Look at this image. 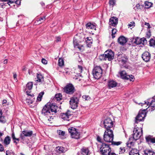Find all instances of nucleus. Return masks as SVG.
Returning <instances> with one entry per match:
<instances>
[{"label":"nucleus","mask_w":155,"mask_h":155,"mask_svg":"<svg viewBox=\"0 0 155 155\" xmlns=\"http://www.w3.org/2000/svg\"><path fill=\"white\" fill-rule=\"evenodd\" d=\"M14 153L11 150H8L6 151V155H14Z\"/></svg>","instance_id":"obj_45"},{"label":"nucleus","mask_w":155,"mask_h":155,"mask_svg":"<svg viewBox=\"0 0 155 155\" xmlns=\"http://www.w3.org/2000/svg\"><path fill=\"white\" fill-rule=\"evenodd\" d=\"M97 140L99 142V143H103L102 141V139L99 136H97Z\"/></svg>","instance_id":"obj_52"},{"label":"nucleus","mask_w":155,"mask_h":155,"mask_svg":"<svg viewBox=\"0 0 155 155\" xmlns=\"http://www.w3.org/2000/svg\"><path fill=\"white\" fill-rule=\"evenodd\" d=\"M6 122V120H5V117L3 116H2H2L0 117V122L5 123Z\"/></svg>","instance_id":"obj_46"},{"label":"nucleus","mask_w":155,"mask_h":155,"mask_svg":"<svg viewBox=\"0 0 155 155\" xmlns=\"http://www.w3.org/2000/svg\"><path fill=\"white\" fill-rule=\"evenodd\" d=\"M113 121L110 118H107L103 121V124H101V126L106 129V130H112L111 128L113 127Z\"/></svg>","instance_id":"obj_6"},{"label":"nucleus","mask_w":155,"mask_h":155,"mask_svg":"<svg viewBox=\"0 0 155 155\" xmlns=\"http://www.w3.org/2000/svg\"><path fill=\"white\" fill-rule=\"evenodd\" d=\"M68 131L72 138L77 139L80 138V133L78 132V130L76 128L71 127L68 129Z\"/></svg>","instance_id":"obj_9"},{"label":"nucleus","mask_w":155,"mask_h":155,"mask_svg":"<svg viewBox=\"0 0 155 155\" xmlns=\"http://www.w3.org/2000/svg\"><path fill=\"white\" fill-rule=\"evenodd\" d=\"M61 118L64 120H68L69 118L65 113H62L61 115Z\"/></svg>","instance_id":"obj_36"},{"label":"nucleus","mask_w":155,"mask_h":155,"mask_svg":"<svg viewBox=\"0 0 155 155\" xmlns=\"http://www.w3.org/2000/svg\"><path fill=\"white\" fill-rule=\"evenodd\" d=\"M56 150L59 153H64L66 151V149L64 147L61 146H58L56 147Z\"/></svg>","instance_id":"obj_25"},{"label":"nucleus","mask_w":155,"mask_h":155,"mask_svg":"<svg viewBox=\"0 0 155 155\" xmlns=\"http://www.w3.org/2000/svg\"><path fill=\"white\" fill-rule=\"evenodd\" d=\"M13 140V142L16 144L19 141V138H15Z\"/></svg>","instance_id":"obj_56"},{"label":"nucleus","mask_w":155,"mask_h":155,"mask_svg":"<svg viewBox=\"0 0 155 155\" xmlns=\"http://www.w3.org/2000/svg\"><path fill=\"white\" fill-rule=\"evenodd\" d=\"M62 97V95L61 94H57L55 95L54 99L55 101H59L61 99Z\"/></svg>","instance_id":"obj_31"},{"label":"nucleus","mask_w":155,"mask_h":155,"mask_svg":"<svg viewBox=\"0 0 155 155\" xmlns=\"http://www.w3.org/2000/svg\"><path fill=\"white\" fill-rule=\"evenodd\" d=\"M26 94L28 96H30L31 97H34V95L33 94H31L30 93V91H27L26 92Z\"/></svg>","instance_id":"obj_50"},{"label":"nucleus","mask_w":155,"mask_h":155,"mask_svg":"<svg viewBox=\"0 0 155 155\" xmlns=\"http://www.w3.org/2000/svg\"><path fill=\"white\" fill-rule=\"evenodd\" d=\"M150 45L151 46H155V40L153 39H150L149 41Z\"/></svg>","instance_id":"obj_41"},{"label":"nucleus","mask_w":155,"mask_h":155,"mask_svg":"<svg viewBox=\"0 0 155 155\" xmlns=\"http://www.w3.org/2000/svg\"><path fill=\"white\" fill-rule=\"evenodd\" d=\"M41 114L43 116L48 118V116L52 115L51 111L49 109V107H48V104H46L43 107L41 111Z\"/></svg>","instance_id":"obj_12"},{"label":"nucleus","mask_w":155,"mask_h":155,"mask_svg":"<svg viewBox=\"0 0 155 155\" xmlns=\"http://www.w3.org/2000/svg\"><path fill=\"white\" fill-rule=\"evenodd\" d=\"M87 46L88 48H90L93 42V39L91 37H87L85 41Z\"/></svg>","instance_id":"obj_24"},{"label":"nucleus","mask_w":155,"mask_h":155,"mask_svg":"<svg viewBox=\"0 0 155 155\" xmlns=\"http://www.w3.org/2000/svg\"><path fill=\"white\" fill-rule=\"evenodd\" d=\"M131 139L130 140L129 139V140L127 143V146L129 147H130L131 145H133L134 144V143L133 141H131L130 140H131Z\"/></svg>","instance_id":"obj_42"},{"label":"nucleus","mask_w":155,"mask_h":155,"mask_svg":"<svg viewBox=\"0 0 155 155\" xmlns=\"http://www.w3.org/2000/svg\"><path fill=\"white\" fill-rule=\"evenodd\" d=\"M134 43L136 45H144L147 43V41L145 38H140L138 37L134 39Z\"/></svg>","instance_id":"obj_17"},{"label":"nucleus","mask_w":155,"mask_h":155,"mask_svg":"<svg viewBox=\"0 0 155 155\" xmlns=\"http://www.w3.org/2000/svg\"><path fill=\"white\" fill-rule=\"evenodd\" d=\"M117 84V83L113 80H109L107 82V87L109 89L116 87Z\"/></svg>","instance_id":"obj_18"},{"label":"nucleus","mask_w":155,"mask_h":155,"mask_svg":"<svg viewBox=\"0 0 155 155\" xmlns=\"http://www.w3.org/2000/svg\"><path fill=\"white\" fill-rule=\"evenodd\" d=\"M78 69L80 70V72L81 73L83 71V67L81 66L78 65Z\"/></svg>","instance_id":"obj_58"},{"label":"nucleus","mask_w":155,"mask_h":155,"mask_svg":"<svg viewBox=\"0 0 155 155\" xmlns=\"http://www.w3.org/2000/svg\"><path fill=\"white\" fill-rule=\"evenodd\" d=\"M58 65L59 66L61 67L64 65V61L62 58H60L59 59Z\"/></svg>","instance_id":"obj_35"},{"label":"nucleus","mask_w":155,"mask_h":155,"mask_svg":"<svg viewBox=\"0 0 155 155\" xmlns=\"http://www.w3.org/2000/svg\"><path fill=\"white\" fill-rule=\"evenodd\" d=\"M65 113L67 115V116H68V118H69V116H70L71 115H72L71 111L69 110H67V112Z\"/></svg>","instance_id":"obj_48"},{"label":"nucleus","mask_w":155,"mask_h":155,"mask_svg":"<svg viewBox=\"0 0 155 155\" xmlns=\"http://www.w3.org/2000/svg\"><path fill=\"white\" fill-rule=\"evenodd\" d=\"M15 2V0H8L7 2V4L11 7H12V6H11V4L14 3Z\"/></svg>","instance_id":"obj_47"},{"label":"nucleus","mask_w":155,"mask_h":155,"mask_svg":"<svg viewBox=\"0 0 155 155\" xmlns=\"http://www.w3.org/2000/svg\"><path fill=\"white\" fill-rule=\"evenodd\" d=\"M74 87L71 84H68L63 88V92L68 94H73L75 91Z\"/></svg>","instance_id":"obj_8"},{"label":"nucleus","mask_w":155,"mask_h":155,"mask_svg":"<svg viewBox=\"0 0 155 155\" xmlns=\"http://www.w3.org/2000/svg\"><path fill=\"white\" fill-rule=\"evenodd\" d=\"M114 135L112 130H105L103 135V139L105 142L111 143L113 140Z\"/></svg>","instance_id":"obj_4"},{"label":"nucleus","mask_w":155,"mask_h":155,"mask_svg":"<svg viewBox=\"0 0 155 155\" xmlns=\"http://www.w3.org/2000/svg\"><path fill=\"white\" fill-rule=\"evenodd\" d=\"M103 70L100 66H96L94 67L92 72L94 77L97 79H100L102 76Z\"/></svg>","instance_id":"obj_5"},{"label":"nucleus","mask_w":155,"mask_h":155,"mask_svg":"<svg viewBox=\"0 0 155 155\" xmlns=\"http://www.w3.org/2000/svg\"><path fill=\"white\" fill-rule=\"evenodd\" d=\"M146 115L145 109L143 110H140L137 115L136 117L135 123L137 124L138 122L143 121Z\"/></svg>","instance_id":"obj_10"},{"label":"nucleus","mask_w":155,"mask_h":155,"mask_svg":"<svg viewBox=\"0 0 155 155\" xmlns=\"http://www.w3.org/2000/svg\"><path fill=\"white\" fill-rule=\"evenodd\" d=\"M37 81L41 82L44 81V77L40 73L37 74Z\"/></svg>","instance_id":"obj_28"},{"label":"nucleus","mask_w":155,"mask_h":155,"mask_svg":"<svg viewBox=\"0 0 155 155\" xmlns=\"http://www.w3.org/2000/svg\"><path fill=\"white\" fill-rule=\"evenodd\" d=\"M74 45L75 48H78L80 50H83L84 48L83 45H80L74 41Z\"/></svg>","instance_id":"obj_27"},{"label":"nucleus","mask_w":155,"mask_h":155,"mask_svg":"<svg viewBox=\"0 0 155 155\" xmlns=\"http://www.w3.org/2000/svg\"><path fill=\"white\" fill-rule=\"evenodd\" d=\"M45 16L40 18L38 20V21H41V20L45 21Z\"/></svg>","instance_id":"obj_60"},{"label":"nucleus","mask_w":155,"mask_h":155,"mask_svg":"<svg viewBox=\"0 0 155 155\" xmlns=\"http://www.w3.org/2000/svg\"><path fill=\"white\" fill-rule=\"evenodd\" d=\"M111 145L113 146H118L122 143L121 141H114L113 140L111 142Z\"/></svg>","instance_id":"obj_37"},{"label":"nucleus","mask_w":155,"mask_h":155,"mask_svg":"<svg viewBox=\"0 0 155 155\" xmlns=\"http://www.w3.org/2000/svg\"><path fill=\"white\" fill-rule=\"evenodd\" d=\"M150 99H152L150 103L149 101H145L144 103H140L139 104L140 105L141 104V106L145 105L146 107L149 105L148 107H149L150 106L152 107V110H153L155 109V98H153L152 99H150L148 100V101H149Z\"/></svg>","instance_id":"obj_14"},{"label":"nucleus","mask_w":155,"mask_h":155,"mask_svg":"<svg viewBox=\"0 0 155 155\" xmlns=\"http://www.w3.org/2000/svg\"><path fill=\"white\" fill-rule=\"evenodd\" d=\"M11 140L10 137L8 136L5 137L4 140L2 138H1L0 139V141L2 142V143L5 146H7L10 143Z\"/></svg>","instance_id":"obj_21"},{"label":"nucleus","mask_w":155,"mask_h":155,"mask_svg":"<svg viewBox=\"0 0 155 155\" xmlns=\"http://www.w3.org/2000/svg\"><path fill=\"white\" fill-rule=\"evenodd\" d=\"M151 36V34L150 31H148L147 32L146 34V37L148 38H149Z\"/></svg>","instance_id":"obj_53"},{"label":"nucleus","mask_w":155,"mask_h":155,"mask_svg":"<svg viewBox=\"0 0 155 155\" xmlns=\"http://www.w3.org/2000/svg\"><path fill=\"white\" fill-rule=\"evenodd\" d=\"M47 104H48V107H49V109L51 111L52 115H54L57 112V109L58 106L54 103L48 102Z\"/></svg>","instance_id":"obj_15"},{"label":"nucleus","mask_w":155,"mask_h":155,"mask_svg":"<svg viewBox=\"0 0 155 155\" xmlns=\"http://www.w3.org/2000/svg\"><path fill=\"white\" fill-rule=\"evenodd\" d=\"M15 3L17 5H20L21 3V0H17L15 1Z\"/></svg>","instance_id":"obj_64"},{"label":"nucleus","mask_w":155,"mask_h":155,"mask_svg":"<svg viewBox=\"0 0 155 155\" xmlns=\"http://www.w3.org/2000/svg\"><path fill=\"white\" fill-rule=\"evenodd\" d=\"M58 133L59 135L62 136H64L65 134V131L61 130H58Z\"/></svg>","instance_id":"obj_44"},{"label":"nucleus","mask_w":155,"mask_h":155,"mask_svg":"<svg viewBox=\"0 0 155 155\" xmlns=\"http://www.w3.org/2000/svg\"><path fill=\"white\" fill-rule=\"evenodd\" d=\"M117 60L119 61H121L122 63L125 64L127 62L128 58L127 56L122 53H118L116 54Z\"/></svg>","instance_id":"obj_13"},{"label":"nucleus","mask_w":155,"mask_h":155,"mask_svg":"<svg viewBox=\"0 0 155 155\" xmlns=\"http://www.w3.org/2000/svg\"><path fill=\"white\" fill-rule=\"evenodd\" d=\"M51 115H50V116H48L49 118L48 119V120L49 121H51V120L53 119V117Z\"/></svg>","instance_id":"obj_62"},{"label":"nucleus","mask_w":155,"mask_h":155,"mask_svg":"<svg viewBox=\"0 0 155 155\" xmlns=\"http://www.w3.org/2000/svg\"><path fill=\"white\" fill-rule=\"evenodd\" d=\"M12 137L13 140H14V139L16 138L15 136V133L13 132L12 133Z\"/></svg>","instance_id":"obj_63"},{"label":"nucleus","mask_w":155,"mask_h":155,"mask_svg":"<svg viewBox=\"0 0 155 155\" xmlns=\"http://www.w3.org/2000/svg\"><path fill=\"white\" fill-rule=\"evenodd\" d=\"M86 27L88 29H95V26L91 23H88L86 25Z\"/></svg>","instance_id":"obj_30"},{"label":"nucleus","mask_w":155,"mask_h":155,"mask_svg":"<svg viewBox=\"0 0 155 155\" xmlns=\"http://www.w3.org/2000/svg\"><path fill=\"white\" fill-rule=\"evenodd\" d=\"M146 139L147 142L155 143V137L152 138L150 137H146Z\"/></svg>","instance_id":"obj_32"},{"label":"nucleus","mask_w":155,"mask_h":155,"mask_svg":"<svg viewBox=\"0 0 155 155\" xmlns=\"http://www.w3.org/2000/svg\"><path fill=\"white\" fill-rule=\"evenodd\" d=\"M144 152L145 155H155V152L150 150H146Z\"/></svg>","instance_id":"obj_29"},{"label":"nucleus","mask_w":155,"mask_h":155,"mask_svg":"<svg viewBox=\"0 0 155 155\" xmlns=\"http://www.w3.org/2000/svg\"><path fill=\"white\" fill-rule=\"evenodd\" d=\"M35 99V97H31V98H28L26 99V102L28 104H30L33 103V102L34 101Z\"/></svg>","instance_id":"obj_34"},{"label":"nucleus","mask_w":155,"mask_h":155,"mask_svg":"<svg viewBox=\"0 0 155 155\" xmlns=\"http://www.w3.org/2000/svg\"><path fill=\"white\" fill-rule=\"evenodd\" d=\"M145 8H149L152 6L153 4L150 2L145 1Z\"/></svg>","instance_id":"obj_33"},{"label":"nucleus","mask_w":155,"mask_h":155,"mask_svg":"<svg viewBox=\"0 0 155 155\" xmlns=\"http://www.w3.org/2000/svg\"><path fill=\"white\" fill-rule=\"evenodd\" d=\"M127 39L123 36H120L118 39V42L120 45H124L127 41Z\"/></svg>","instance_id":"obj_22"},{"label":"nucleus","mask_w":155,"mask_h":155,"mask_svg":"<svg viewBox=\"0 0 155 155\" xmlns=\"http://www.w3.org/2000/svg\"><path fill=\"white\" fill-rule=\"evenodd\" d=\"M151 55L150 53L145 51L142 55L141 57L144 61L147 62L149 61Z\"/></svg>","instance_id":"obj_19"},{"label":"nucleus","mask_w":155,"mask_h":155,"mask_svg":"<svg viewBox=\"0 0 155 155\" xmlns=\"http://www.w3.org/2000/svg\"><path fill=\"white\" fill-rule=\"evenodd\" d=\"M80 96L81 95L78 94L76 96L74 95L70 98L69 103L70 107L71 108L74 109L77 107Z\"/></svg>","instance_id":"obj_3"},{"label":"nucleus","mask_w":155,"mask_h":155,"mask_svg":"<svg viewBox=\"0 0 155 155\" xmlns=\"http://www.w3.org/2000/svg\"><path fill=\"white\" fill-rule=\"evenodd\" d=\"M89 153L90 150L88 147H83L81 149L80 153L81 155H88Z\"/></svg>","instance_id":"obj_23"},{"label":"nucleus","mask_w":155,"mask_h":155,"mask_svg":"<svg viewBox=\"0 0 155 155\" xmlns=\"http://www.w3.org/2000/svg\"><path fill=\"white\" fill-rule=\"evenodd\" d=\"M110 144L104 143H101L97 145V147L99 148L100 153L102 155H109L111 152V148Z\"/></svg>","instance_id":"obj_1"},{"label":"nucleus","mask_w":155,"mask_h":155,"mask_svg":"<svg viewBox=\"0 0 155 155\" xmlns=\"http://www.w3.org/2000/svg\"><path fill=\"white\" fill-rule=\"evenodd\" d=\"M118 19L116 17H111L109 19V24L110 25L115 27L118 23Z\"/></svg>","instance_id":"obj_20"},{"label":"nucleus","mask_w":155,"mask_h":155,"mask_svg":"<svg viewBox=\"0 0 155 155\" xmlns=\"http://www.w3.org/2000/svg\"><path fill=\"white\" fill-rule=\"evenodd\" d=\"M82 98L83 99H85V100H89L90 98V97H89L88 96L86 95L83 96Z\"/></svg>","instance_id":"obj_51"},{"label":"nucleus","mask_w":155,"mask_h":155,"mask_svg":"<svg viewBox=\"0 0 155 155\" xmlns=\"http://www.w3.org/2000/svg\"><path fill=\"white\" fill-rule=\"evenodd\" d=\"M134 8L136 10L140 9V5L139 4H138L136 5Z\"/></svg>","instance_id":"obj_49"},{"label":"nucleus","mask_w":155,"mask_h":155,"mask_svg":"<svg viewBox=\"0 0 155 155\" xmlns=\"http://www.w3.org/2000/svg\"><path fill=\"white\" fill-rule=\"evenodd\" d=\"M33 134V132L32 131H28L27 130H24L22 132V133L20 135V138L23 140L25 137H30Z\"/></svg>","instance_id":"obj_16"},{"label":"nucleus","mask_w":155,"mask_h":155,"mask_svg":"<svg viewBox=\"0 0 155 155\" xmlns=\"http://www.w3.org/2000/svg\"><path fill=\"white\" fill-rule=\"evenodd\" d=\"M114 53L112 50H108L106 51L104 54H101L99 57V58L101 60H107L110 61L114 59Z\"/></svg>","instance_id":"obj_2"},{"label":"nucleus","mask_w":155,"mask_h":155,"mask_svg":"<svg viewBox=\"0 0 155 155\" xmlns=\"http://www.w3.org/2000/svg\"><path fill=\"white\" fill-rule=\"evenodd\" d=\"M44 93L43 92H41L39 94L38 96L39 97H40V98H41Z\"/></svg>","instance_id":"obj_61"},{"label":"nucleus","mask_w":155,"mask_h":155,"mask_svg":"<svg viewBox=\"0 0 155 155\" xmlns=\"http://www.w3.org/2000/svg\"><path fill=\"white\" fill-rule=\"evenodd\" d=\"M109 3L110 5L113 7L115 4L116 0H109Z\"/></svg>","instance_id":"obj_39"},{"label":"nucleus","mask_w":155,"mask_h":155,"mask_svg":"<svg viewBox=\"0 0 155 155\" xmlns=\"http://www.w3.org/2000/svg\"><path fill=\"white\" fill-rule=\"evenodd\" d=\"M121 77L124 79L129 80L130 81H133L135 80L134 76L132 75H128L127 74L125 71H122L120 72Z\"/></svg>","instance_id":"obj_11"},{"label":"nucleus","mask_w":155,"mask_h":155,"mask_svg":"<svg viewBox=\"0 0 155 155\" xmlns=\"http://www.w3.org/2000/svg\"><path fill=\"white\" fill-rule=\"evenodd\" d=\"M4 148L3 147V145L1 144L0 143V151L2 152L4 151Z\"/></svg>","instance_id":"obj_54"},{"label":"nucleus","mask_w":155,"mask_h":155,"mask_svg":"<svg viewBox=\"0 0 155 155\" xmlns=\"http://www.w3.org/2000/svg\"><path fill=\"white\" fill-rule=\"evenodd\" d=\"M117 30L115 28H113V29H112V31H111V32H112L111 35H112V38H114L115 37V36L114 35L117 32Z\"/></svg>","instance_id":"obj_40"},{"label":"nucleus","mask_w":155,"mask_h":155,"mask_svg":"<svg viewBox=\"0 0 155 155\" xmlns=\"http://www.w3.org/2000/svg\"><path fill=\"white\" fill-rule=\"evenodd\" d=\"M41 62L44 64H46L47 63V61L43 58L41 60Z\"/></svg>","instance_id":"obj_55"},{"label":"nucleus","mask_w":155,"mask_h":155,"mask_svg":"<svg viewBox=\"0 0 155 155\" xmlns=\"http://www.w3.org/2000/svg\"><path fill=\"white\" fill-rule=\"evenodd\" d=\"M56 40L55 41L57 42H58L59 41H61V38L59 37H57L55 38Z\"/></svg>","instance_id":"obj_59"},{"label":"nucleus","mask_w":155,"mask_h":155,"mask_svg":"<svg viewBox=\"0 0 155 155\" xmlns=\"http://www.w3.org/2000/svg\"><path fill=\"white\" fill-rule=\"evenodd\" d=\"M33 86V83L32 82H28L26 84V88L29 90L32 89Z\"/></svg>","instance_id":"obj_38"},{"label":"nucleus","mask_w":155,"mask_h":155,"mask_svg":"<svg viewBox=\"0 0 155 155\" xmlns=\"http://www.w3.org/2000/svg\"><path fill=\"white\" fill-rule=\"evenodd\" d=\"M13 78L15 80L17 81V74L15 73H13Z\"/></svg>","instance_id":"obj_57"},{"label":"nucleus","mask_w":155,"mask_h":155,"mask_svg":"<svg viewBox=\"0 0 155 155\" xmlns=\"http://www.w3.org/2000/svg\"><path fill=\"white\" fill-rule=\"evenodd\" d=\"M129 155H140L139 150L135 148H133L130 151Z\"/></svg>","instance_id":"obj_26"},{"label":"nucleus","mask_w":155,"mask_h":155,"mask_svg":"<svg viewBox=\"0 0 155 155\" xmlns=\"http://www.w3.org/2000/svg\"><path fill=\"white\" fill-rule=\"evenodd\" d=\"M125 147H120L119 149V153H123L125 152Z\"/></svg>","instance_id":"obj_43"},{"label":"nucleus","mask_w":155,"mask_h":155,"mask_svg":"<svg viewBox=\"0 0 155 155\" xmlns=\"http://www.w3.org/2000/svg\"><path fill=\"white\" fill-rule=\"evenodd\" d=\"M134 130L133 133V137L130 138V140L131 139H133L134 141H136L137 140L140 138V137L143 134L142 127L141 128V132L140 133L138 131V127H136L137 125L134 124Z\"/></svg>","instance_id":"obj_7"}]
</instances>
